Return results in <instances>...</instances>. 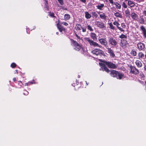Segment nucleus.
<instances>
[{
  "label": "nucleus",
  "instance_id": "obj_1",
  "mask_svg": "<svg viewBox=\"0 0 146 146\" xmlns=\"http://www.w3.org/2000/svg\"><path fill=\"white\" fill-rule=\"evenodd\" d=\"M85 39L86 41L88 42L91 46H93L94 47H98L100 48H101L102 47L101 46L99 45L97 42L91 40L89 38H85Z\"/></svg>",
  "mask_w": 146,
  "mask_h": 146
},
{
  "label": "nucleus",
  "instance_id": "obj_2",
  "mask_svg": "<svg viewBox=\"0 0 146 146\" xmlns=\"http://www.w3.org/2000/svg\"><path fill=\"white\" fill-rule=\"evenodd\" d=\"M92 53L96 56H102L104 55V52L99 49H95L92 51Z\"/></svg>",
  "mask_w": 146,
  "mask_h": 146
},
{
  "label": "nucleus",
  "instance_id": "obj_3",
  "mask_svg": "<svg viewBox=\"0 0 146 146\" xmlns=\"http://www.w3.org/2000/svg\"><path fill=\"white\" fill-rule=\"evenodd\" d=\"M72 45L74 46V48L76 50L79 51L81 49V46L76 41L72 40Z\"/></svg>",
  "mask_w": 146,
  "mask_h": 146
},
{
  "label": "nucleus",
  "instance_id": "obj_4",
  "mask_svg": "<svg viewBox=\"0 0 146 146\" xmlns=\"http://www.w3.org/2000/svg\"><path fill=\"white\" fill-rule=\"evenodd\" d=\"M104 63L105 64L107 65L108 67L109 68L115 69L117 67L114 64L111 62L105 61Z\"/></svg>",
  "mask_w": 146,
  "mask_h": 146
},
{
  "label": "nucleus",
  "instance_id": "obj_5",
  "mask_svg": "<svg viewBox=\"0 0 146 146\" xmlns=\"http://www.w3.org/2000/svg\"><path fill=\"white\" fill-rule=\"evenodd\" d=\"M99 41L102 45H104L106 47L108 46V42L105 39L103 38L99 39Z\"/></svg>",
  "mask_w": 146,
  "mask_h": 146
},
{
  "label": "nucleus",
  "instance_id": "obj_6",
  "mask_svg": "<svg viewBox=\"0 0 146 146\" xmlns=\"http://www.w3.org/2000/svg\"><path fill=\"white\" fill-rule=\"evenodd\" d=\"M108 41L110 44L112 45L115 46L117 44V41L113 37H111L109 38Z\"/></svg>",
  "mask_w": 146,
  "mask_h": 146
},
{
  "label": "nucleus",
  "instance_id": "obj_7",
  "mask_svg": "<svg viewBox=\"0 0 146 146\" xmlns=\"http://www.w3.org/2000/svg\"><path fill=\"white\" fill-rule=\"evenodd\" d=\"M130 68L131 69L130 72L132 73L135 74H137L139 73L138 70L134 66H130Z\"/></svg>",
  "mask_w": 146,
  "mask_h": 146
},
{
  "label": "nucleus",
  "instance_id": "obj_8",
  "mask_svg": "<svg viewBox=\"0 0 146 146\" xmlns=\"http://www.w3.org/2000/svg\"><path fill=\"white\" fill-rule=\"evenodd\" d=\"M99 64L100 66H101V68H102L103 71H105L108 73L110 72L109 70L105 66V65L104 64L102 63H99Z\"/></svg>",
  "mask_w": 146,
  "mask_h": 146
},
{
  "label": "nucleus",
  "instance_id": "obj_9",
  "mask_svg": "<svg viewBox=\"0 0 146 146\" xmlns=\"http://www.w3.org/2000/svg\"><path fill=\"white\" fill-rule=\"evenodd\" d=\"M96 24L97 26L101 29H103L105 27L104 24L102 22L97 21Z\"/></svg>",
  "mask_w": 146,
  "mask_h": 146
},
{
  "label": "nucleus",
  "instance_id": "obj_10",
  "mask_svg": "<svg viewBox=\"0 0 146 146\" xmlns=\"http://www.w3.org/2000/svg\"><path fill=\"white\" fill-rule=\"evenodd\" d=\"M137 46L138 49L140 50H143L145 48V45L142 43H139Z\"/></svg>",
  "mask_w": 146,
  "mask_h": 146
},
{
  "label": "nucleus",
  "instance_id": "obj_11",
  "mask_svg": "<svg viewBox=\"0 0 146 146\" xmlns=\"http://www.w3.org/2000/svg\"><path fill=\"white\" fill-rule=\"evenodd\" d=\"M118 72L116 71L112 70L110 71V75L111 76L114 77H117Z\"/></svg>",
  "mask_w": 146,
  "mask_h": 146
},
{
  "label": "nucleus",
  "instance_id": "obj_12",
  "mask_svg": "<svg viewBox=\"0 0 146 146\" xmlns=\"http://www.w3.org/2000/svg\"><path fill=\"white\" fill-rule=\"evenodd\" d=\"M113 24L114 25L116 26L118 29L121 31L123 32L124 31V30H123L121 28V27L119 26L120 25V24L117 22L115 21L113 23Z\"/></svg>",
  "mask_w": 146,
  "mask_h": 146
},
{
  "label": "nucleus",
  "instance_id": "obj_13",
  "mask_svg": "<svg viewBox=\"0 0 146 146\" xmlns=\"http://www.w3.org/2000/svg\"><path fill=\"white\" fill-rule=\"evenodd\" d=\"M127 43V41L126 40L121 39V40L120 45L123 48H125L126 46Z\"/></svg>",
  "mask_w": 146,
  "mask_h": 146
},
{
  "label": "nucleus",
  "instance_id": "obj_14",
  "mask_svg": "<svg viewBox=\"0 0 146 146\" xmlns=\"http://www.w3.org/2000/svg\"><path fill=\"white\" fill-rule=\"evenodd\" d=\"M98 13L99 14L100 17L101 19L104 20L106 19V16L104 13L99 12Z\"/></svg>",
  "mask_w": 146,
  "mask_h": 146
},
{
  "label": "nucleus",
  "instance_id": "obj_15",
  "mask_svg": "<svg viewBox=\"0 0 146 146\" xmlns=\"http://www.w3.org/2000/svg\"><path fill=\"white\" fill-rule=\"evenodd\" d=\"M108 50V52L110 54V56L112 57H114L115 56V55L113 53V50L110 48H107Z\"/></svg>",
  "mask_w": 146,
  "mask_h": 146
},
{
  "label": "nucleus",
  "instance_id": "obj_16",
  "mask_svg": "<svg viewBox=\"0 0 146 146\" xmlns=\"http://www.w3.org/2000/svg\"><path fill=\"white\" fill-rule=\"evenodd\" d=\"M145 56L144 54L141 52H139L137 54L138 58L140 59H144Z\"/></svg>",
  "mask_w": 146,
  "mask_h": 146
},
{
  "label": "nucleus",
  "instance_id": "obj_17",
  "mask_svg": "<svg viewBox=\"0 0 146 146\" xmlns=\"http://www.w3.org/2000/svg\"><path fill=\"white\" fill-rule=\"evenodd\" d=\"M131 17L133 20H137L138 19V15L134 12L131 13Z\"/></svg>",
  "mask_w": 146,
  "mask_h": 146
},
{
  "label": "nucleus",
  "instance_id": "obj_18",
  "mask_svg": "<svg viewBox=\"0 0 146 146\" xmlns=\"http://www.w3.org/2000/svg\"><path fill=\"white\" fill-rule=\"evenodd\" d=\"M140 29L143 33L144 36L146 38V30L145 28L143 26H141L140 27Z\"/></svg>",
  "mask_w": 146,
  "mask_h": 146
},
{
  "label": "nucleus",
  "instance_id": "obj_19",
  "mask_svg": "<svg viewBox=\"0 0 146 146\" xmlns=\"http://www.w3.org/2000/svg\"><path fill=\"white\" fill-rule=\"evenodd\" d=\"M104 6V4L99 3L98 5L96 6V8L99 10H102Z\"/></svg>",
  "mask_w": 146,
  "mask_h": 146
},
{
  "label": "nucleus",
  "instance_id": "obj_20",
  "mask_svg": "<svg viewBox=\"0 0 146 146\" xmlns=\"http://www.w3.org/2000/svg\"><path fill=\"white\" fill-rule=\"evenodd\" d=\"M114 15L116 17L120 18H122L123 17L122 13L119 12H116L114 13Z\"/></svg>",
  "mask_w": 146,
  "mask_h": 146
},
{
  "label": "nucleus",
  "instance_id": "obj_21",
  "mask_svg": "<svg viewBox=\"0 0 146 146\" xmlns=\"http://www.w3.org/2000/svg\"><path fill=\"white\" fill-rule=\"evenodd\" d=\"M136 65L139 68H140L142 66V64L141 61L139 60H137L135 62Z\"/></svg>",
  "mask_w": 146,
  "mask_h": 146
},
{
  "label": "nucleus",
  "instance_id": "obj_22",
  "mask_svg": "<svg viewBox=\"0 0 146 146\" xmlns=\"http://www.w3.org/2000/svg\"><path fill=\"white\" fill-rule=\"evenodd\" d=\"M127 4L131 7H133L135 5V3L133 1L130 0H128L127 1Z\"/></svg>",
  "mask_w": 146,
  "mask_h": 146
},
{
  "label": "nucleus",
  "instance_id": "obj_23",
  "mask_svg": "<svg viewBox=\"0 0 146 146\" xmlns=\"http://www.w3.org/2000/svg\"><path fill=\"white\" fill-rule=\"evenodd\" d=\"M90 36L94 40L96 41L97 40V36L95 33H91Z\"/></svg>",
  "mask_w": 146,
  "mask_h": 146
},
{
  "label": "nucleus",
  "instance_id": "obj_24",
  "mask_svg": "<svg viewBox=\"0 0 146 146\" xmlns=\"http://www.w3.org/2000/svg\"><path fill=\"white\" fill-rule=\"evenodd\" d=\"M117 78V79H121L124 78V74L118 72Z\"/></svg>",
  "mask_w": 146,
  "mask_h": 146
},
{
  "label": "nucleus",
  "instance_id": "obj_25",
  "mask_svg": "<svg viewBox=\"0 0 146 146\" xmlns=\"http://www.w3.org/2000/svg\"><path fill=\"white\" fill-rule=\"evenodd\" d=\"M125 16L126 17L129 18L130 16V12L128 9L125 10Z\"/></svg>",
  "mask_w": 146,
  "mask_h": 146
},
{
  "label": "nucleus",
  "instance_id": "obj_26",
  "mask_svg": "<svg viewBox=\"0 0 146 146\" xmlns=\"http://www.w3.org/2000/svg\"><path fill=\"white\" fill-rule=\"evenodd\" d=\"M139 23L141 24H145V20L143 18L142 16H140V19L137 21Z\"/></svg>",
  "mask_w": 146,
  "mask_h": 146
},
{
  "label": "nucleus",
  "instance_id": "obj_27",
  "mask_svg": "<svg viewBox=\"0 0 146 146\" xmlns=\"http://www.w3.org/2000/svg\"><path fill=\"white\" fill-rule=\"evenodd\" d=\"M57 28L59 30V31L60 32H62V31L64 30V29L60 25L59 23H58L57 24Z\"/></svg>",
  "mask_w": 146,
  "mask_h": 146
},
{
  "label": "nucleus",
  "instance_id": "obj_28",
  "mask_svg": "<svg viewBox=\"0 0 146 146\" xmlns=\"http://www.w3.org/2000/svg\"><path fill=\"white\" fill-rule=\"evenodd\" d=\"M114 4L115 5L116 8L119 9H120L121 8V5L117 2L114 3Z\"/></svg>",
  "mask_w": 146,
  "mask_h": 146
},
{
  "label": "nucleus",
  "instance_id": "obj_29",
  "mask_svg": "<svg viewBox=\"0 0 146 146\" xmlns=\"http://www.w3.org/2000/svg\"><path fill=\"white\" fill-rule=\"evenodd\" d=\"M130 54L133 56H135L137 55V53L135 50L132 49L130 52Z\"/></svg>",
  "mask_w": 146,
  "mask_h": 146
},
{
  "label": "nucleus",
  "instance_id": "obj_30",
  "mask_svg": "<svg viewBox=\"0 0 146 146\" xmlns=\"http://www.w3.org/2000/svg\"><path fill=\"white\" fill-rule=\"evenodd\" d=\"M85 17L87 19H89L91 17V15L88 12L86 11L85 12Z\"/></svg>",
  "mask_w": 146,
  "mask_h": 146
},
{
  "label": "nucleus",
  "instance_id": "obj_31",
  "mask_svg": "<svg viewBox=\"0 0 146 146\" xmlns=\"http://www.w3.org/2000/svg\"><path fill=\"white\" fill-rule=\"evenodd\" d=\"M75 28L77 30L80 31L82 29V27L80 24H78L76 25Z\"/></svg>",
  "mask_w": 146,
  "mask_h": 146
},
{
  "label": "nucleus",
  "instance_id": "obj_32",
  "mask_svg": "<svg viewBox=\"0 0 146 146\" xmlns=\"http://www.w3.org/2000/svg\"><path fill=\"white\" fill-rule=\"evenodd\" d=\"M70 17V15L68 14H65L64 15V18L65 20H68Z\"/></svg>",
  "mask_w": 146,
  "mask_h": 146
},
{
  "label": "nucleus",
  "instance_id": "obj_33",
  "mask_svg": "<svg viewBox=\"0 0 146 146\" xmlns=\"http://www.w3.org/2000/svg\"><path fill=\"white\" fill-rule=\"evenodd\" d=\"M119 37L122 39H126L127 38V36L121 34L119 36Z\"/></svg>",
  "mask_w": 146,
  "mask_h": 146
},
{
  "label": "nucleus",
  "instance_id": "obj_34",
  "mask_svg": "<svg viewBox=\"0 0 146 146\" xmlns=\"http://www.w3.org/2000/svg\"><path fill=\"white\" fill-rule=\"evenodd\" d=\"M87 27L88 29L90 31H93V29L92 28V26L90 25H87Z\"/></svg>",
  "mask_w": 146,
  "mask_h": 146
},
{
  "label": "nucleus",
  "instance_id": "obj_35",
  "mask_svg": "<svg viewBox=\"0 0 146 146\" xmlns=\"http://www.w3.org/2000/svg\"><path fill=\"white\" fill-rule=\"evenodd\" d=\"M110 28L111 29L114 30L115 29V27L113 25V24L111 23H108Z\"/></svg>",
  "mask_w": 146,
  "mask_h": 146
},
{
  "label": "nucleus",
  "instance_id": "obj_36",
  "mask_svg": "<svg viewBox=\"0 0 146 146\" xmlns=\"http://www.w3.org/2000/svg\"><path fill=\"white\" fill-rule=\"evenodd\" d=\"M92 15L93 16L96 18L98 17V15L95 12H93L92 13Z\"/></svg>",
  "mask_w": 146,
  "mask_h": 146
},
{
  "label": "nucleus",
  "instance_id": "obj_37",
  "mask_svg": "<svg viewBox=\"0 0 146 146\" xmlns=\"http://www.w3.org/2000/svg\"><path fill=\"white\" fill-rule=\"evenodd\" d=\"M45 8L46 10H48V2L46 1H45Z\"/></svg>",
  "mask_w": 146,
  "mask_h": 146
},
{
  "label": "nucleus",
  "instance_id": "obj_38",
  "mask_svg": "<svg viewBox=\"0 0 146 146\" xmlns=\"http://www.w3.org/2000/svg\"><path fill=\"white\" fill-rule=\"evenodd\" d=\"M122 6L124 8H127V6L125 3V2H123L122 3Z\"/></svg>",
  "mask_w": 146,
  "mask_h": 146
},
{
  "label": "nucleus",
  "instance_id": "obj_39",
  "mask_svg": "<svg viewBox=\"0 0 146 146\" xmlns=\"http://www.w3.org/2000/svg\"><path fill=\"white\" fill-rule=\"evenodd\" d=\"M121 27L122 28H121V29H122L123 30H124L123 29H125L126 27V26L124 23H122L121 24Z\"/></svg>",
  "mask_w": 146,
  "mask_h": 146
},
{
  "label": "nucleus",
  "instance_id": "obj_40",
  "mask_svg": "<svg viewBox=\"0 0 146 146\" xmlns=\"http://www.w3.org/2000/svg\"><path fill=\"white\" fill-rule=\"evenodd\" d=\"M16 66V64L14 63H13L11 64V66L12 68H15Z\"/></svg>",
  "mask_w": 146,
  "mask_h": 146
},
{
  "label": "nucleus",
  "instance_id": "obj_41",
  "mask_svg": "<svg viewBox=\"0 0 146 146\" xmlns=\"http://www.w3.org/2000/svg\"><path fill=\"white\" fill-rule=\"evenodd\" d=\"M140 77L141 78H143L145 76L142 73H140Z\"/></svg>",
  "mask_w": 146,
  "mask_h": 146
},
{
  "label": "nucleus",
  "instance_id": "obj_42",
  "mask_svg": "<svg viewBox=\"0 0 146 146\" xmlns=\"http://www.w3.org/2000/svg\"><path fill=\"white\" fill-rule=\"evenodd\" d=\"M59 2V3L61 5L63 4V2L62 0H57Z\"/></svg>",
  "mask_w": 146,
  "mask_h": 146
},
{
  "label": "nucleus",
  "instance_id": "obj_43",
  "mask_svg": "<svg viewBox=\"0 0 146 146\" xmlns=\"http://www.w3.org/2000/svg\"><path fill=\"white\" fill-rule=\"evenodd\" d=\"M82 31L83 32H85L86 31V27H82Z\"/></svg>",
  "mask_w": 146,
  "mask_h": 146
},
{
  "label": "nucleus",
  "instance_id": "obj_44",
  "mask_svg": "<svg viewBox=\"0 0 146 146\" xmlns=\"http://www.w3.org/2000/svg\"><path fill=\"white\" fill-rule=\"evenodd\" d=\"M65 26H67L68 25V24L65 22H63L61 23Z\"/></svg>",
  "mask_w": 146,
  "mask_h": 146
},
{
  "label": "nucleus",
  "instance_id": "obj_45",
  "mask_svg": "<svg viewBox=\"0 0 146 146\" xmlns=\"http://www.w3.org/2000/svg\"><path fill=\"white\" fill-rule=\"evenodd\" d=\"M24 92L23 93V94L24 95H27L28 94L29 92L28 91H27L26 90H25V91H24Z\"/></svg>",
  "mask_w": 146,
  "mask_h": 146
},
{
  "label": "nucleus",
  "instance_id": "obj_46",
  "mask_svg": "<svg viewBox=\"0 0 146 146\" xmlns=\"http://www.w3.org/2000/svg\"><path fill=\"white\" fill-rule=\"evenodd\" d=\"M29 85L30 84H35V83L34 82V80H33V81H32L29 82Z\"/></svg>",
  "mask_w": 146,
  "mask_h": 146
},
{
  "label": "nucleus",
  "instance_id": "obj_47",
  "mask_svg": "<svg viewBox=\"0 0 146 146\" xmlns=\"http://www.w3.org/2000/svg\"><path fill=\"white\" fill-rule=\"evenodd\" d=\"M112 4H113V0H108Z\"/></svg>",
  "mask_w": 146,
  "mask_h": 146
},
{
  "label": "nucleus",
  "instance_id": "obj_48",
  "mask_svg": "<svg viewBox=\"0 0 146 146\" xmlns=\"http://www.w3.org/2000/svg\"><path fill=\"white\" fill-rule=\"evenodd\" d=\"M143 13L145 16H146V11H143Z\"/></svg>",
  "mask_w": 146,
  "mask_h": 146
},
{
  "label": "nucleus",
  "instance_id": "obj_49",
  "mask_svg": "<svg viewBox=\"0 0 146 146\" xmlns=\"http://www.w3.org/2000/svg\"><path fill=\"white\" fill-rule=\"evenodd\" d=\"M50 15V16L51 17H54V14L53 13H51Z\"/></svg>",
  "mask_w": 146,
  "mask_h": 146
},
{
  "label": "nucleus",
  "instance_id": "obj_50",
  "mask_svg": "<svg viewBox=\"0 0 146 146\" xmlns=\"http://www.w3.org/2000/svg\"><path fill=\"white\" fill-rule=\"evenodd\" d=\"M75 36H76V37L78 39H80V37L78 35L76 34H75Z\"/></svg>",
  "mask_w": 146,
  "mask_h": 146
},
{
  "label": "nucleus",
  "instance_id": "obj_51",
  "mask_svg": "<svg viewBox=\"0 0 146 146\" xmlns=\"http://www.w3.org/2000/svg\"><path fill=\"white\" fill-rule=\"evenodd\" d=\"M29 85V82L28 83H25V86H28Z\"/></svg>",
  "mask_w": 146,
  "mask_h": 146
},
{
  "label": "nucleus",
  "instance_id": "obj_52",
  "mask_svg": "<svg viewBox=\"0 0 146 146\" xmlns=\"http://www.w3.org/2000/svg\"><path fill=\"white\" fill-rule=\"evenodd\" d=\"M16 73H18V70H16L14 72V73L15 74Z\"/></svg>",
  "mask_w": 146,
  "mask_h": 146
},
{
  "label": "nucleus",
  "instance_id": "obj_53",
  "mask_svg": "<svg viewBox=\"0 0 146 146\" xmlns=\"http://www.w3.org/2000/svg\"><path fill=\"white\" fill-rule=\"evenodd\" d=\"M16 80V79L15 78H14L13 79V80L15 82V81Z\"/></svg>",
  "mask_w": 146,
  "mask_h": 146
},
{
  "label": "nucleus",
  "instance_id": "obj_54",
  "mask_svg": "<svg viewBox=\"0 0 146 146\" xmlns=\"http://www.w3.org/2000/svg\"><path fill=\"white\" fill-rule=\"evenodd\" d=\"M79 83L78 81H76V84L77 85H78Z\"/></svg>",
  "mask_w": 146,
  "mask_h": 146
},
{
  "label": "nucleus",
  "instance_id": "obj_55",
  "mask_svg": "<svg viewBox=\"0 0 146 146\" xmlns=\"http://www.w3.org/2000/svg\"><path fill=\"white\" fill-rule=\"evenodd\" d=\"M144 69L146 71V65L144 66Z\"/></svg>",
  "mask_w": 146,
  "mask_h": 146
},
{
  "label": "nucleus",
  "instance_id": "obj_56",
  "mask_svg": "<svg viewBox=\"0 0 146 146\" xmlns=\"http://www.w3.org/2000/svg\"><path fill=\"white\" fill-rule=\"evenodd\" d=\"M64 10H67V8H65L64 9Z\"/></svg>",
  "mask_w": 146,
  "mask_h": 146
},
{
  "label": "nucleus",
  "instance_id": "obj_57",
  "mask_svg": "<svg viewBox=\"0 0 146 146\" xmlns=\"http://www.w3.org/2000/svg\"><path fill=\"white\" fill-rule=\"evenodd\" d=\"M58 32H56V34H57V35H58Z\"/></svg>",
  "mask_w": 146,
  "mask_h": 146
},
{
  "label": "nucleus",
  "instance_id": "obj_58",
  "mask_svg": "<svg viewBox=\"0 0 146 146\" xmlns=\"http://www.w3.org/2000/svg\"><path fill=\"white\" fill-rule=\"evenodd\" d=\"M86 85H88V84L87 83L86 81Z\"/></svg>",
  "mask_w": 146,
  "mask_h": 146
},
{
  "label": "nucleus",
  "instance_id": "obj_59",
  "mask_svg": "<svg viewBox=\"0 0 146 146\" xmlns=\"http://www.w3.org/2000/svg\"><path fill=\"white\" fill-rule=\"evenodd\" d=\"M145 58L146 59V54L145 55Z\"/></svg>",
  "mask_w": 146,
  "mask_h": 146
},
{
  "label": "nucleus",
  "instance_id": "obj_60",
  "mask_svg": "<svg viewBox=\"0 0 146 146\" xmlns=\"http://www.w3.org/2000/svg\"><path fill=\"white\" fill-rule=\"evenodd\" d=\"M72 85L73 86H75V85H74H74L72 84Z\"/></svg>",
  "mask_w": 146,
  "mask_h": 146
},
{
  "label": "nucleus",
  "instance_id": "obj_61",
  "mask_svg": "<svg viewBox=\"0 0 146 146\" xmlns=\"http://www.w3.org/2000/svg\"><path fill=\"white\" fill-rule=\"evenodd\" d=\"M125 1H128V0H125Z\"/></svg>",
  "mask_w": 146,
  "mask_h": 146
},
{
  "label": "nucleus",
  "instance_id": "obj_62",
  "mask_svg": "<svg viewBox=\"0 0 146 146\" xmlns=\"http://www.w3.org/2000/svg\"><path fill=\"white\" fill-rule=\"evenodd\" d=\"M78 77L80 78V76H78Z\"/></svg>",
  "mask_w": 146,
  "mask_h": 146
},
{
  "label": "nucleus",
  "instance_id": "obj_63",
  "mask_svg": "<svg viewBox=\"0 0 146 146\" xmlns=\"http://www.w3.org/2000/svg\"><path fill=\"white\" fill-rule=\"evenodd\" d=\"M20 82L22 83L21 82Z\"/></svg>",
  "mask_w": 146,
  "mask_h": 146
},
{
  "label": "nucleus",
  "instance_id": "obj_64",
  "mask_svg": "<svg viewBox=\"0 0 146 146\" xmlns=\"http://www.w3.org/2000/svg\"><path fill=\"white\" fill-rule=\"evenodd\" d=\"M145 84H146V81H145Z\"/></svg>",
  "mask_w": 146,
  "mask_h": 146
}]
</instances>
